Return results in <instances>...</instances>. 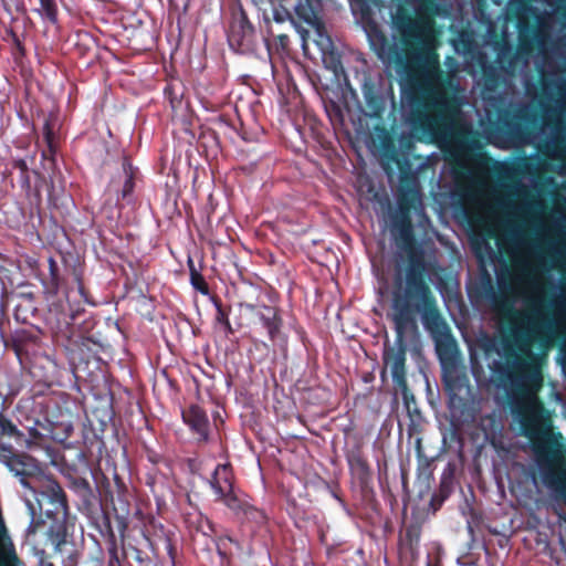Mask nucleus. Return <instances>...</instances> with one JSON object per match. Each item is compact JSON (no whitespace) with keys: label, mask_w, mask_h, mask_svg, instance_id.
Masks as SVG:
<instances>
[{"label":"nucleus","mask_w":566,"mask_h":566,"mask_svg":"<svg viewBox=\"0 0 566 566\" xmlns=\"http://www.w3.org/2000/svg\"><path fill=\"white\" fill-rule=\"evenodd\" d=\"M532 332L535 338H538L544 344H551L555 336L556 326L552 322L542 318L534 323Z\"/></svg>","instance_id":"3"},{"label":"nucleus","mask_w":566,"mask_h":566,"mask_svg":"<svg viewBox=\"0 0 566 566\" xmlns=\"http://www.w3.org/2000/svg\"><path fill=\"white\" fill-rule=\"evenodd\" d=\"M184 421L196 432L200 438H207L208 418L206 412L198 406H191L182 412Z\"/></svg>","instance_id":"2"},{"label":"nucleus","mask_w":566,"mask_h":566,"mask_svg":"<svg viewBox=\"0 0 566 566\" xmlns=\"http://www.w3.org/2000/svg\"><path fill=\"white\" fill-rule=\"evenodd\" d=\"M40 8L38 9V12L50 20L51 22H54L56 19V6L53 0H40Z\"/></svg>","instance_id":"6"},{"label":"nucleus","mask_w":566,"mask_h":566,"mask_svg":"<svg viewBox=\"0 0 566 566\" xmlns=\"http://www.w3.org/2000/svg\"><path fill=\"white\" fill-rule=\"evenodd\" d=\"M248 32H251L250 28L248 30H244V36L247 35Z\"/></svg>","instance_id":"11"},{"label":"nucleus","mask_w":566,"mask_h":566,"mask_svg":"<svg viewBox=\"0 0 566 566\" xmlns=\"http://www.w3.org/2000/svg\"><path fill=\"white\" fill-rule=\"evenodd\" d=\"M50 489L54 497H60L62 490L55 482H50Z\"/></svg>","instance_id":"8"},{"label":"nucleus","mask_w":566,"mask_h":566,"mask_svg":"<svg viewBox=\"0 0 566 566\" xmlns=\"http://www.w3.org/2000/svg\"><path fill=\"white\" fill-rule=\"evenodd\" d=\"M321 0L298 1L295 6V12L304 21L311 23L315 19V11L319 7Z\"/></svg>","instance_id":"4"},{"label":"nucleus","mask_w":566,"mask_h":566,"mask_svg":"<svg viewBox=\"0 0 566 566\" xmlns=\"http://www.w3.org/2000/svg\"><path fill=\"white\" fill-rule=\"evenodd\" d=\"M530 405L533 412L536 413L538 411V401L535 396H530Z\"/></svg>","instance_id":"9"},{"label":"nucleus","mask_w":566,"mask_h":566,"mask_svg":"<svg viewBox=\"0 0 566 566\" xmlns=\"http://www.w3.org/2000/svg\"><path fill=\"white\" fill-rule=\"evenodd\" d=\"M210 484L218 500L229 509L235 511L240 507V501L233 491L232 475L228 464H219L214 469Z\"/></svg>","instance_id":"1"},{"label":"nucleus","mask_w":566,"mask_h":566,"mask_svg":"<svg viewBox=\"0 0 566 566\" xmlns=\"http://www.w3.org/2000/svg\"><path fill=\"white\" fill-rule=\"evenodd\" d=\"M268 312H269V314H272V316H275L272 310H268ZM261 319L263 322V325L266 327L270 336L273 337V335L277 328L274 317H271V316L265 317L264 315H261Z\"/></svg>","instance_id":"7"},{"label":"nucleus","mask_w":566,"mask_h":566,"mask_svg":"<svg viewBox=\"0 0 566 566\" xmlns=\"http://www.w3.org/2000/svg\"><path fill=\"white\" fill-rule=\"evenodd\" d=\"M306 45H307V40L306 38L303 35V49L306 50Z\"/></svg>","instance_id":"10"},{"label":"nucleus","mask_w":566,"mask_h":566,"mask_svg":"<svg viewBox=\"0 0 566 566\" xmlns=\"http://www.w3.org/2000/svg\"><path fill=\"white\" fill-rule=\"evenodd\" d=\"M313 41L322 52V54H327L333 49V42L329 35L326 33L323 27L319 24H315L313 29Z\"/></svg>","instance_id":"5"}]
</instances>
